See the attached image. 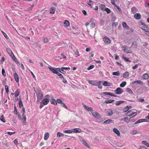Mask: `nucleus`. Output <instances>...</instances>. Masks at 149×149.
I'll return each instance as SVG.
<instances>
[{
  "label": "nucleus",
  "mask_w": 149,
  "mask_h": 149,
  "mask_svg": "<svg viewBox=\"0 0 149 149\" xmlns=\"http://www.w3.org/2000/svg\"><path fill=\"white\" fill-rule=\"evenodd\" d=\"M37 98V101H39L43 97L42 92L40 90H38L37 92L36 93Z\"/></svg>",
  "instance_id": "1"
},
{
  "label": "nucleus",
  "mask_w": 149,
  "mask_h": 149,
  "mask_svg": "<svg viewBox=\"0 0 149 149\" xmlns=\"http://www.w3.org/2000/svg\"><path fill=\"white\" fill-rule=\"evenodd\" d=\"M22 113V116L23 117V118H21V116L19 114L18 115V117L19 119L23 121V123H24V124H26V117L25 116L24 113Z\"/></svg>",
  "instance_id": "2"
},
{
  "label": "nucleus",
  "mask_w": 149,
  "mask_h": 149,
  "mask_svg": "<svg viewBox=\"0 0 149 149\" xmlns=\"http://www.w3.org/2000/svg\"><path fill=\"white\" fill-rule=\"evenodd\" d=\"M88 81L89 84H92L93 86H97V85H99L100 83L97 82L95 81L88 80Z\"/></svg>",
  "instance_id": "3"
},
{
  "label": "nucleus",
  "mask_w": 149,
  "mask_h": 149,
  "mask_svg": "<svg viewBox=\"0 0 149 149\" xmlns=\"http://www.w3.org/2000/svg\"><path fill=\"white\" fill-rule=\"evenodd\" d=\"M123 91L122 89L120 88H117L116 90L114 91V92L115 93L117 94H122Z\"/></svg>",
  "instance_id": "4"
},
{
  "label": "nucleus",
  "mask_w": 149,
  "mask_h": 149,
  "mask_svg": "<svg viewBox=\"0 0 149 149\" xmlns=\"http://www.w3.org/2000/svg\"><path fill=\"white\" fill-rule=\"evenodd\" d=\"M141 27H142L141 29L145 31L149 30V28L148 26L143 24L141 23Z\"/></svg>",
  "instance_id": "5"
},
{
  "label": "nucleus",
  "mask_w": 149,
  "mask_h": 149,
  "mask_svg": "<svg viewBox=\"0 0 149 149\" xmlns=\"http://www.w3.org/2000/svg\"><path fill=\"white\" fill-rule=\"evenodd\" d=\"M83 106L84 108L87 111H91V112L93 111V109L91 107H88L87 106H86V105L84 104V103H83Z\"/></svg>",
  "instance_id": "6"
},
{
  "label": "nucleus",
  "mask_w": 149,
  "mask_h": 149,
  "mask_svg": "<svg viewBox=\"0 0 149 149\" xmlns=\"http://www.w3.org/2000/svg\"><path fill=\"white\" fill-rule=\"evenodd\" d=\"M106 113L109 116H112L113 114L112 111L110 109H107L106 111Z\"/></svg>",
  "instance_id": "7"
},
{
  "label": "nucleus",
  "mask_w": 149,
  "mask_h": 149,
  "mask_svg": "<svg viewBox=\"0 0 149 149\" xmlns=\"http://www.w3.org/2000/svg\"><path fill=\"white\" fill-rule=\"evenodd\" d=\"M103 40L104 42L107 44H109L110 42L109 39L107 36H105L104 37Z\"/></svg>",
  "instance_id": "8"
},
{
  "label": "nucleus",
  "mask_w": 149,
  "mask_h": 149,
  "mask_svg": "<svg viewBox=\"0 0 149 149\" xmlns=\"http://www.w3.org/2000/svg\"><path fill=\"white\" fill-rule=\"evenodd\" d=\"M49 100L47 98H45L44 99L42 102H41L40 103H42L44 105H47L49 102Z\"/></svg>",
  "instance_id": "9"
},
{
  "label": "nucleus",
  "mask_w": 149,
  "mask_h": 149,
  "mask_svg": "<svg viewBox=\"0 0 149 149\" xmlns=\"http://www.w3.org/2000/svg\"><path fill=\"white\" fill-rule=\"evenodd\" d=\"M134 17L136 19L139 20L141 18V15L140 13H136L134 15Z\"/></svg>",
  "instance_id": "10"
},
{
  "label": "nucleus",
  "mask_w": 149,
  "mask_h": 149,
  "mask_svg": "<svg viewBox=\"0 0 149 149\" xmlns=\"http://www.w3.org/2000/svg\"><path fill=\"white\" fill-rule=\"evenodd\" d=\"M91 113L93 116L96 118H98V116H100V115L97 112L93 111Z\"/></svg>",
  "instance_id": "11"
},
{
  "label": "nucleus",
  "mask_w": 149,
  "mask_h": 149,
  "mask_svg": "<svg viewBox=\"0 0 149 149\" xmlns=\"http://www.w3.org/2000/svg\"><path fill=\"white\" fill-rule=\"evenodd\" d=\"M6 51L8 54L11 57L12 56H13L14 54L12 52L11 50L9 48H7L6 49Z\"/></svg>",
  "instance_id": "12"
},
{
  "label": "nucleus",
  "mask_w": 149,
  "mask_h": 149,
  "mask_svg": "<svg viewBox=\"0 0 149 149\" xmlns=\"http://www.w3.org/2000/svg\"><path fill=\"white\" fill-rule=\"evenodd\" d=\"M81 130L79 128H74L72 132L75 133H80L81 132Z\"/></svg>",
  "instance_id": "13"
},
{
  "label": "nucleus",
  "mask_w": 149,
  "mask_h": 149,
  "mask_svg": "<svg viewBox=\"0 0 149 149\" xmlns=\"http://www.w3.org/2000/svg\"><path fill=\"white\" fill-rule=\"evenodd\" d=\"M113 131L116 133L118 136H119L120 135L119 131L116 128H114L113 129Z\"/></svg>",
  "instance_id": "14"
},
{
  "label": "nucleus",
  "mask_w": 149,
  "mask_h": 149,
  "mask_svg": "<svg viewBox=\"0 0 149 149\" xmlns=\"http://www.w3.org/2000/svg\"><path fill=\"white\" fill-rule=\"evenodd\" d=\"M122 26L123 28L126 29L128 30L129 29V27L127 25L126 23L125 22H123L122 23Z\"/></svg>",
  "instance_id": "15"
},
{
  "label": "nucleus",
  "mask_w": 149,
  "mask_h": 149,
  "mask_svg": "<svg viewBox=\"0 0 149 149\" xmlns=\"http://www.w3.org/2000/svg\"><path fill=\"white\" fill-rule=\"evenodd\" d=\"M14 76L15 81L17 82H18L19 81V78L17 74L16 73H14Z\"/></svg>",
  "instance_id": "16"
},
{
  "label": "nucleus",
  "mask_w": 149,
  "mask_h": 149,
  "mask_svg": "<svg viewBox=\"0 0 149 149\" xmlns=\"http://www.w3.org/2000/svg\"><path fill=\"white\" fill-rule=\"evenodd\" d=\"M103 85L104 86H110L111 85V84L106 81H104L103 82Z\"/></svg>",
  "instance_id": "17"
},
{
  "label": "nucleus",
  "mask_w": 149,
  "mask_h": 149,
  "mask_svg": "<svg viewBox=\"0 0 149 149\" xmlns=\"http://www.w3.org/2000/svg\"><path fill=\"white\" fill-rule=\"evenodd\" d=\"M56 68H49V69L52 72H53L54 73L56 74V72L57 73V70H56Z\"/></svg>",
  "instance_id": "18"
},
{
  "label": "nucleus",
  "mask_w": 149,
  "mask_h": 149,
  "mask_svg": "<svg viewBox=\"0 0 149 149\" xmlns=\"http://www.w3.org/2000/svg\"><path fill=\"white\" fill-rule=\"evenodd\" d=\"M148 120L146 119H140L137 120L135 123V124L143 122H146Z\"/></svg>",
  "instance_id": "19"
},
{
  "label": "nucleus",
  "mask_w": 149,
  "mask_h": 149,
  "mask_svg": "<svg viewBox=\"0 0 149 149\" xmlns=\"http://www.w3.org/2000/svg\"><path fill=\"white\" fill-rule=\"evenodd\" d=\"M64 26L66 27L69 26V22L67 20H65L64 22Z\"/></svg>",
  "instance_id": "20"
},
{
  "label": "nucleus",
  "mask_w": 149,
  "mask_h": 149,
  "mask_svg": "<svg viewBox=\"0 0 149 149\" xmlns=\"http://www.w3.org/2000/svg\"><path fill=\"white\" fill-rule=\"evenodd\" d=\"M131 10L132 12L134 14L137 12L138 11L137 9L134 7H133L132 8Z\"/></svg>",
  "instance_id": "21"
},
{
  "label": "nucleus",
  "mask_w": 149,
  "mask_h": 149,
  "mask_svg": "<svg viewBox=\"0 0 149 149\" xmlns=\"http://www.w3.org/2000/svg\"><path fill=\"white\" fill-rule=\"evenodd\" d=\"M142 78L144 79H147L149 78V76L147 74H144L142 75Z\"/></svg>",
  "instance_id": "22"
},
{
  "label": "nucleus",
  "mask_w": 149,
  "mask_h": 149,
  "mask_svg": "<svg viewBox=\"0 0 149 149\" xmlns=\"http://www.w3.org/2000/svg\"><path fill=\"white\" fill-rule=\"evenodd\" d=\"M50 101L51 104H54L56 105L57 104V102L54 99H51L50 100Z\"/></svg>",
  "instance_id": "23"
},
{
  "label": "nucleus",
  "mask_w": 149,
  "mask_h": 149,
  "mask_svg": "<svg viewBox=\"0 0 149 149\" xmlns=\"http://www.w3.org/2000/svg\"><path fill=\"white\" fill-rule=\"evenodd\" d=\"M49 134L48 133H45L44 137V139L45 140H47L49 138Z\"/></svg>",
  "instance_id": "24"
},
{
  "label": "nucleus",
  "mask_w": 149,
  "mask_h": 149,
  "mask_svg": "<svg viewBox=\"0 0 149 149\" xmlns=\"http://www.w3.org/2000/svg\"><path fill=\"white\" fill-rule=\"evenodd\" d=\"M134 84H139L140 85H142L143 84V82L139 80L135 81H134Z\"/></svg>",
  "instance_id": "25"
},
{
  "label": "nucleus",
  "mask_w": 149,
  "mask_h": 149,
  "mask_svg": "<svg viewBox=\"0 0 149 149\" xmlns=\"http://www.w3.org/2000/svg\"><path fill=\"white\" fill-rule=\"evenodd\" d=\"M124 102V101H116L115 102V104L117 105H118L121 103H123Z\"/></svg>",
  "instance_id": "26"
},
{
  "label": "nucleus",
  "mask_w": 149,
  "mask_h": 149,
  "mask_svg": "<svg viewBox=\"0 0 149 149\" xmlns=\"http://www.w3.org/2000/svg\"><path fill=\"white\" fill-rule=\"evenodd\" d=\"M57 137H63L64 136V134L63 133L58 132L57 133Z\"/></svg>",
  "instance_id": "27"
},
{
  "label": "nucleus",
  "mask_w": 149,
  "mask_h": 149,
  "mask_svg": "<svg viewBox=\"0 0 149 149\" xmlns=\"http://www.w3.org/2000/svg\"><path fill=\"white\" fill-rule=\"evenodd\" d=\"M123 77L125 78L128 77H129V72L127 71L125 73H124Z\"/></svg>",
  "instance_id": "28"
},
{
  "label": "nucleus",
  "mask_w": 149,
  "mask_h": 149,
  "mask_svg": "<svg viewBox=\"0 0 149 149\" xmlns=\"http://www.w3.org/2000/svg\"><path fill=\"white\" fill-rule=\"evenodd\" d=\"M14 114L18 116V115L19 114V113H17V109L15 105V106L14 107Z\"/></svg>",
  "instance_id": "29"
},
{
  "label": "nucleus",
  "mask_w": 149,
  "mask_h": 149,
  "mask_svg": "<svg viewBox=\"0 0 149 149\" xmlns=\"http://www.w3.org/2000/svg\"><path fill=\"white\" fill-rule=\"evenodd\" d=\"M112 121V120L111 119H109L105 120L104 122V123H106L108 124L110 123H111Z\"/></svg>",
  "instance_id": "30"
},
{
  "label": "nucleus",
  "mask_w": 149,
  "mask_h": 149,
  "mask_svg": "<svg viewBox=\"0 0 149 149\" xmlns=\"http://www.w3.org/2000/svg\"><path fill=\"white\" fill-rule=\"evenodd\" d=\"M103 94H105V95H109L111 96H113V93H109V92H103Z\"/></svg>",
  "instance_id": "31"
},
{
  "label": "nucleus",
  "mask_w": 149,
  "mask_h": 149,
  "mask_svg": "<svg viewBox=\"0 0 149 149\" xmlns=\"http://www.w3.org/2000/svg\"><path fill=\"white\" fill-rule=\"evenodd\" d=\"M112 74L113 75L115 76H119L120 75V73L119 71H118L117 72H113L112 73Z\"/></svg>",
  "instance_id": "32"
},
{
  "label": "nucleus",
  "mask_w": 149,
  "mask_h": 149,
  "mask_svg": "<svg viewBox=\"0 0 149 149\" xmlns=\"http://www.w3.org/2000/svg\"><path fill=\"white\" fill-rule=\"evenodd\" d=\"M15 97L17 98V97L19 94L18 89L16 91H15Z\"/></svg>",
  "instance_id": "33"
},
{
  "label": "nucleus",
  "mask_w": 149,
  "mask_h": 149,
  "mask_svg": "<svg viewBox=\"0 0 149 149\" xmlns=\"http://www.w3.org/2000/svg\"><path fill=\"white\" fill-rule=\"evenodd\" d=\"M126 91L129 93L130 94H132L133 93L132 91L129 88H127L126 89Z\"/></svg>",
  "instance_id": "34"
},
{
  "label": "nucleus",
  "mask_w": 149,
  "mask_h": 149,
  "mask_svg": "<svg viewBox=\"0 0 149 149\" xmlns=\"http://www.w3.org/2000/svg\"><path fill=\"white\" fill-rule=\"evenodd\" d=\"M126 84V82L125 81H123L120 84V86L121 87H123Z\"/></svg>",
  "instance_id": "35"
},
{
  "label": "nucleus",
  "mask_w": 149,
  "mask_h": 149,
  "mask_svg": "<svg viewBox=\"0 0 149 149\" xmlns=\"http://www.w3.org/2000/svg\"><path fill=\"white\" fill-rule=\"evenodd\" d=\"M55 11V8L54 7H52L50 10V13L52 14H54Z\"/></svg>",
  "instance_id": "36"
},
{
  "label": "nucleus",
  "mask_w": 149,
  "mask_h": 149,
  "mask_svg": "<svg viewBox=\"0 0 149 149\" xmlns=\"http://www.w3.org/2000/svg\"><path fill=\"white\" fill-rule=\"evenodd\" d=\"M114 101L113 100H106L105 101V102L106 103H110Z\"/></svg>",
  "instance_id": "37"
},
{
  "label": "nucleus",
  "mask_w": 149,
  "mask_h": 149,
  "mask_svg": "<svg viewBox=\"0 0 149 149\" xmlns=\"http://www.w3.org/2000/svg\"><path fill=\"white\" fill-rule=\"evenodd\" d=\"M116 7L117 11H118L119 13H121L122 12V11L120 8H119L116 5Z\"/></svg>",
  "instance_id": "38"
},
{
  "label": "nucleus",
  "mask_w": 149,
  "mask_h": 149,
  "mask_svg": "<svg viewBox=\"0 0 149 149\" xmlns=\"http://www.w3.org/2000/svg\"><path fill=\"white\" fill-rule=\"evenodd\" d=\"M11 57L12 58V59L14 61L16 62H17V63H19L18 61H17V58L15 57L14 55L13 56H12Z\"/></svg>",
  "instance_id": "39"
},
{
  "label": "nucleus",
  "mask_w": 149,
  "mask_h": 149,
  "mask_svg": "<svg viewBox=\"0 0 149 149\" xmlns=\"http://www.w3.org/2000/svg\"><path fill=\"white\" fill-rule=\"evenodd\" d=\"M124 120L127 123H128L130 121V119H129L127 117H125L123 118Z\"/></svg>",
  "instance_id": "40"
},
{
  "label": "nucleus",
  "mask_w": 149,
  "mask_h": 149,
  "mask_svg": "<svg viewBox=\"0 0 149 149\" xmlns=\"http://www.w3.org/2000/svg\"><path fill=\"white\" fill-rule=\"evenodd\" d=\"M132 112H133L132 110H130L128 111L126 113V115L127 116H130V114Z\"/></svg>",
  "instance_id": "41"
},
{
  "label": "nucleus",
  "mask_w": 149,
  "mask_h": 149,
  "mask_svg": "<svg viewBox=\"0 0 149 149\" xmlns=\"http://www.w3.org/2000/svg\"><path fill=\"white\" fill-rule=\"evenodd\" d=\"M142 143L146 145L148 147L149 146V144L146 141H142Z\"/></svg>",
  "instance_id": "42"
},
{
  "label": "nucleus",
  "mask_w": 149,
  "mask_h": 149,
  "mask_svg": "<svg viewBox=\"0 0 149 149\" xmlns=\"http://www.w3.org/2000/svg\"><path fill=\"white\" fill-rule=\"evenodd\" d=\"M128 107V106H126L123 109V112H125L128 110V108H127Z\"/></svg>",
  "instance_id": "43"
},
{
  "label": "nucleus",
  "mask_w": 149,
  "mask_h": 149,
  "mask_svg": "<svg viewBox=\"0 0 149 149\" xmlns=\"http://www.w3.org/2000/svg\"><path fill=\"white\" fill-rule=\"evenodd\" d=\"M137 133V131L136 130H134L131 131L130 132L131 134L132 135H134L136 134Z\"/></svg>",
  "instance_id": "44"
},
{
  "label": "nucleus",
  "mask_w": 149,
  "mask_h": 149,
  "mask_svg": "<svg viewBox=\"0 0 149 149\" xmlns=\"http://www.w3.org/2000/svg\"><path fill=\"white\" fill-rule=\"evenodd\" d=\"M1 32L6 38L7 39L8 38V36L7 35L5 32H4L2 31H1Z\"/></svg>",
  "instance_id": "45"
},
{
  "label": "nucleus",
  "mask_w": 149,
  "mask_h": 149,
  "mask_svg": "<svg viewBox=\"0 0 149 149\" xmlns=\"http://www.w3.org/2000/svg\"><path fill=\"white\" fill-rule=\"evenodd\" d=\"M98 82H99L100 83H99V85H97V86H98V87L99 89H101L102 88V86L101 85L102 81H98Z\"/></svg>",
  "instance_id": "46"
},
{
  "label": "nucleus",
  "mask_w": 149,
  "mask_h": 149,
  "mask_svg": "<svg viewBox=\"0 0 149 149\" xmlns=\"http://www.w3.org/2000/svg\"><path fill=\"white\" fill-rule=\"evenodd\" d=\"M104 10L106 11L108 13H109L111 12L110 10L108 8H105L104 9Z\"/></svg>",
  "instance_id": "47"
},
{
  "label": "nucleus",
  "mask_w": 149,
  "mask_h": 149,
  "mask_svg": "<svg viewBox=\"0 0 149 149\" xmlns=\"http://www.w3.org/2000/svg\"><path fill=\"white\" fill-rule=\"evenodd\" d=\"M5 89L6 90V92L8 94L9 92V89H8V86L7 85H5Z\"/></svg>",
  "instance_id": "48"
},
{
  "label": "nucleus",
  "mask_w": 149,
  "mask_h": 149,
  "mask_svg": "<svg viewBox=\"0 0 149 149\" xmlns=\"http://www.w3.org/2000/svg\"><path fill=\"white\" fill-rule=\"evenodd\" d=\"M19 105L20 108L23 106L22 102L21 100H19Z\"/></svg>",
  "instance_id": "49"
},
{
  "label": "nucleus",
  "mask_w": 149,
  "mask_h": 149,
  "mask_svg": "<svg viewBox=\"0 0 149 149\" xmlns=\"http://www.w3.org/2000/svg\"><path fill=\"white\" fill-rule=\"evenodd\" d=\"M122 57L125 61H128L129 62H130V60H129L128 59H127L126 58L124 57V56H123Z\"/></svg>",
  "instance_id": "50"
},
{
  "label": "nucleus",
  "mask_w": 149,
  "mask_h": 149,
  "mask_svg": "<svg viewBox=\"0 0 149 149\" xmlns=\"http://www.w3.org/2000/svg\"><path fill=\"white\" fill-rule=\"evenodd\" d=\"M1 118H0V120H1L3 122L5 123V119L3 118V115H2L1 116Z\"/></svg>",
  "instance_id": "51"
},
{
  "label": "nucleus",
  "mask_w": 149,
  "mask_h": 149,
  "mask_svg": "<svg viewBox=\"0 0 149 149\" xmlns=\"http://www.w3.org/2000/svg\"><path fill=\"white\" fill-rule=\"evenodd\" d=\"M94 67V66L93 65L90 66L87 68L88 70H90L93 69Z\"/></svg>",
  "instance_id": "52"
},
{
  "label": "nucleus",
  "mask_w": 149,
  "mask_h": 149,
  "mask_svg": "<svg viewBox=\"0 0 149 149\" xmlns=\"http://www.w3.org/2000/svg\"><path fill=\"white\" fill-rule=\"evenodd\" d=\"M105 6L104 4H101V9L102 10H104Z\"/></svg>",
  "instance_id": "53"
},
{
  "label": "nucleus",
  "mask_w": 149,
  "mask_h": 149,
  "mask_svg": "<svg viewBox=\"0 0 149 149\" xmlns=\"http://www.w3.org/2000/svg\"><path fill=\"white\" fill-rule=\"evenodd\" d=\"M95 23L94 22H92L91 23V28H94L95 26Z\"/></svg>",
  "instance_id": "54"
},
{
  "label": "nucleus",
  "mask_w": 149,
  "mask_h": 149,
  "mask_svg": "<svg viewBox=\"0 0 149 149\" xmlns=\"http://www.w3.org/2000/svg\"><path fill=\"white\" fill-rule=\"evenodd\" d=\"M85 146H86V147L89 148V146L87 143L85 141L82 143Z\"/></svg>",
  "instance_id": "55"
},
{
  "label": "nucleus",
  "mask_w": 149,
  "mask_h": 149,
  "mask_svg": "<svg viewBox=\"0 0 149 149\" xmlns=\"http://www.w3.org/2000/svg\"><path fill=\"white\" fill-rule=\"evenodd\" d=\"M118 23L117 22H113L112 24V26L113 27H116L118 25Z\"/></svg>",
  "instance_id": "56"
},
{
  "label": "nucleus",
  "mask_w": 149,
  "mask_h": 149,
  "mask_svg": "<svg viewBox=\"0 0 149 149\" xmlns=\"http://www.w3.org/2000/svg\"><path fill=\"white\" fill-rule=\"evenodd\" d=\"M64 132L65 133H67L69 134L71 133H72V132L70 130H65L64 131Z\"/></svg>",
  "instance_id": "57"
},
{
  "label": "nucleus",
  "mask_w": 149,
  "mask_h": 149,
  "mask_svg": "<svg viewBox=\"0 0 149 149\" xmlns=\"http://www.w3.org/2000/svg\"><path fill=\"white\" fill-rule=\"evenodd\" d=\"M56 102L58 103L61 104L63 103V102L60 99H58L56 100Z\"/></svg>",
  "instance_id": "58"
},
{
  "label": "nucleus",
  "mask_w": 149,
  "mask_h": 149,
  "mask_svg": "<svg viewBox=\"0 0 149 149\" xmlns=\"http://www.w3.org/2000/svg\"><path fill=\"white\" fill-rule=\"evenodd\" d=\"M2 74L3 75V76H5V75H6L5 72V70L3 68L2 69Z\"/></svg>",
  "instance_id": "59"
},
{
  "label": "nucleus",
  "mask_w": 149,
  "mask_h": 149,
  "mask_svg": "<svg viewBox=\"0 0 149 149\" xmlns=\"http://www.w3.org/2000/svg\"><path fill=\"white\" fill-rule=\"evenodd\" d=\"M62 81L65 84H68V82H67V80L65 79H64V78L63 79Z\"/></svg>",
  "instance_id": "60"
},
{
  "label": "nucleus",
  "mask_w": 149,
  "mask_h": 149,
  "mask_svg": "<svg viewBox=\"0 0 149 149\" xmlns=\"http://www.w3.org/2000/svg\"><path fill=\"white\" fill-rule=\"evenodd\" d=\"M14 143L16 145V146H17V143H18V141L17 140V139H16L14 141Z\"/></svg>",
  "instance_id": "61"
},
{
  "label": "nucleus",
  "mask_w": 149,
  "mask_h": 149,
  "mask_svg": "<svg viewBox=\"0 0 149 149\" xmlns=\"http://www.w3.org/2000/svg\"><path fill=\"white\" fill-rule=\"evenodd\" d=\"M139 66V65L138 64H136L134 66L132 67L133 69L134 70L136 68H137Z\"/></svg>",
  "instance_id": "62"
},
{
  "label": "nucleus",
  "mask_w": 149,
  "mask_h": 149,
  "mask_svg": "<svg viewBox=\"0 0 149 149\" xmlns=\"http://www.w3.org/2000/svg\"><path fill=\"white\" fill-rule=\"evenodd\" d=\"M61 106L62 107H64L66 109H68L67 106H66V105L63 102V103H61Z\"/></svg>",
  "instance_id": "63"
},
{
  "label": "nucleus",
  "mask_w": 149,
  "mask_h": 149,
  "mask_svg": "<svg viewBox=\"0 0 149 149\" xmlns=\"http://www.w3.org/2000/svg\"><path fill=\"white\" fill-rule=\"evenodd\" d=\"M48 39H47V38H45L44 39V42L45 43H47L48 42Z\"/></svg>",
  "instance_id": "64"
}]
</instances>
